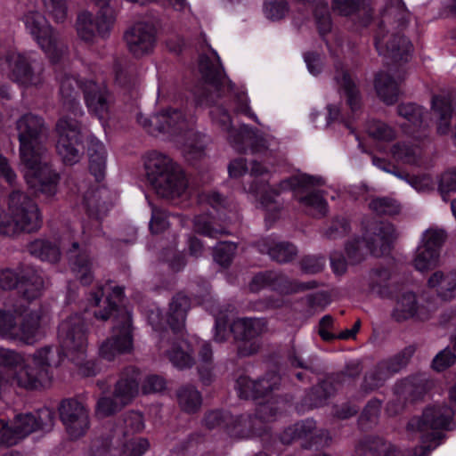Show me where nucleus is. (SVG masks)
I'll return each instance as SVG.
<instances>
[{
    "mask_svg": "<svg viewBox=\"0 0 456 456\" xmlns=\"http://www.w3.org/2000/svg\"><path fill=\"white\" fill-rule=\"evenodd\" d=\"M65 359L73 362L82 376H95L99 368L86 359V344H48L24 358L17 352L0 347V366L11 372L12 382L19 387L35 391L46 387L52 380V368Z\"/></svg>",
    "mask_w": 456,
    "mask_h": 456,
    "instance_id": "f257e3e1",
    "label": "nucleus"
},
{
    "mask_svg": "<svg viewBox=\"0 0 456 456\" xmlns=\"http://www.w3.org/2000/svg\"><path fill=\"white\" fill-rule=\"evenodd\" d=\"M20 142L21 162L28 168L25 178L36 193L47 197L56 193L59 175L51 168L46 159V149L41 142L45 131L44 119L35 114L27 113L16 123Z\"/></svg>",
    "mask_w": 456,
    "mask_h": 456,
    "instance_id": "f03ea898",
    "label": "nucleus"
},
{
    "mask_svg": "<svg viewBox=\"0 0 456 456\" xmlns=\"http://www.w3.org/2000/svg\"><path fill=\"white\" fill-rule=\"evenodd\" d=\"M137 122L153 135L159 133L180 135L185 133L188 138L183 143V151L186 157L195 159L203 155L205 145L201 135L193 132L194 119L187 117L182 110L167 108L151 117L140 113L137 115Z\"/></svg>",
    "mask_w": 456,
    "mask_h": 456,
    "instance_id": "7ed1b4c3",
    "label": "nucleus"
},
{
    "mask_svg": "<svg viewBox=\"0 0 456 456\" xmlns=\"http://www.w3.org/2000/svg\"><path fill=\"white\" fill-rule=\"evenodd\" d=\"M409 12L403 0H387L382 12V20L375 37V45L380 55L392 61H407L412 51L411 42L399 33L385 30L387 25L397 23V27L405 26Z\"/></svg>",
    "mask_w": 456,
    "mask_h": 456,
    "instance_id": "20e7f679",
    "label": "nucleus"
},
{
    "mask_svg": "<svg viewBox=\"0 0 456 456\" xmlns=\"http://www.w3.org/2000/svg\"><path fill=\"white\" fill-rule=\"evenodd\" d=\"M145 169L148 180L160 197L175 200L187 194L188 181L183 172L167 155L151 152Z\"/></svg>",
    "mask_w": 456,
    "mask_h": 456,
    "instance_id": "39448f33",
    "label": "nucleus"
},
{
    "mask_svg": "<svg viewBox=\"0 0 456 456\" xmlns=\"http://www.w3.org/2000/svg\"><path fill=\"white\" fill-rule=\"evenodd\" d=\"M395 227L388 223H372L366 229L363 240L355 239L346 246V252L352 264L363 260L368 249L375 256L388 254L395 239Z\"/></svg>",
    "mask_w": 456,
    "mask_h": 456,
    "instance_id": "423d86ee",
    "label": "nucleus"
},
{
    "mask_svg": "<svg viewBox=\"0 0 456 456\" xmlns=\"http://www.w3.org/2000/svg\"><path fill=\"white\" fill-rule=\"evenodd\" d=\"M22 20L25 28L52 62L59 61L68 47L61 34L37 11L28 12Z\"/></svg>",
    "mask_w": 456,
    "mask_h": 456,
    "instance_id": "0eeeda50",
    "label": "nucleus"
},
{
    "mask_svg": "<svg viewBox=\"0 0 456 456\" xmlns=\"http://www.w3.org/2000/svg\"><path fill=\"white\" fill-rule=\"evenodd\" d=\"M9 211L14 226L10 223L0 222V233L11 235L15 231L32 232L42 224V217L37 205L25 193L15 191L9 198Z\"/></svg>",
    "mask_w": 456,
    "mask_h": 456,
    "instance_id": "6e6552de",
    "label": "nucleus"
},
{
    "mask_svg": "<svg viewBox=\"0 0 456 456\" xmlns=\"http://www.w3.org/2000/svg\"><path fill=\"white\" fill-rule=\"evenodd\" d=\"M3 69L12 81L25 87H39L45 80L44 63L30 54L7 53Z\"/></svg>",
    "mask_w": 456,
    "mask_h": 456,
    "instance_id": "1a4fd4ad",
    "label": "nucleus"
},
{
    "mask_svg": "<svg viewBox=\"0 0 456 456\" xmlns=\"http://www.w3.org/2000/svg\"><path fill=\"white\" fill-rule=\"evenodd\" d=\"M213 122L217 125L221 130L227 133L229 143L240 152L246 151L249 147L253 152H260L268 148L267 140L256 131L247 126H241L240 128H234L232 126V120L229 113L222 107L216 106L211 111Z\"/></svg>",
    "mask_w": 456,
    "mask_h": 456,
    "instance_id": "9d476101",
    "label": "nucleus"
},
{
    "mask_svg": "<svg viewBox=\"0 0 456 456\" xmlns=\"http://www.w3.org/2000/svg\"><path fill=\"white\" fill-rule=\"evenodd\" d=\"M200 71L206 84L197 88L195 94L196 104L208 106L215 102L225 91L233 92L234 85L226 77L218 63L213 62L208 57L201 56L199 63Z\"/></svg>",
    "mask_w": 456,
    "mask_h": 456,
    "instance_id": "9b49d317",
    "label": "nucleus"
},
{
    "mask_svg": "<svg viewBox=\"0 0 456 456\" xmlns=\"http://www.w3.org/2000/svg\"><path fill=\"white\" fill-rule=\"evenodd\" d=\"M414 352V346L410 345L394 357L379 362L364 373L360 392L366 395L383 387L387 379L406 367Z\"/></svg>",
    "mask_w": 456,
    "mask_h": 456,
    "instance_id": "f8f14e48",
    "label": "nucleus"
},
{
    "mask_svg": "<svg viewBox=\"0 0 456 456\" xmlns=\"http://www.w3.org/2000/svg\"><path fill=\"white\" fill-rule=\"evenodd\" d=\"M56 151L66 165L77 163L83 155L81 125L77 118L62 116L56 123Z\"/></svg>",
    "mask_w": 456,
    "mask_h": 456,
    "instance_id": "ddd939ff",
    "label": "nucleus"
},
{
    "mask_svg": "<svg viewBox=\"0 0 456 456\" xmlns=\"http://www.w3.org/2000/svg\"><path fill=\"white\" fill-rule=\"evenodd\" d=\"M283 444H290L294 441H301L304 449H319L328 446L330 436L328 430L318 428L314 419H305L286 428L280 435Z\"/></svg>",
    "mask_w": 456,
    "mask_h": 456,
    "instance_id": "4468645a",
    "label": "nucleus"
},
{
    "mask_svg": "<svg viewBox=\"0 0 456 456\" xmlns=\"http://www.w3.org/2000/svg\"><path fill=\"white\" fill-rule=\"evenodd\" d=\"M429 389V380L422 374L397 381L393 388L395 398L387 403V412L390 415L399 414L408 403L422 400Z\"/></svg>",
    "mask_w": 456,
    "mask_h": 456,
    "instance_id": "2eb2a0df",
    "label": "nucleus"
},
{
    "mask_svg": "<svg viewBox=\"0 0 456 456\" xmlns=\"http://www.w3.org/2000/svg\"><path fill=\"white\" fill-rule=\"evenodd\" d=\"M40 308L26 311L20 326L15 325L13 315L0 310V338L26 341L35 338L40 331Z\"/></svg>",
    "mask_w": 456,
    "mask_h": 456,
    "instance_id": "dca6fc26",
    "label": "nucleus"
},
{
    "mask_svg": "<svg viewBox=\"0 0 456 456\" xmlns=\"http://www.w3.org/2000/svg\"><path fill=\"white\" fill-rule=\"evenodd\" d=\"M60 419L71 439L84 436L90 428L89 410L75 398L63 399L58 407Z\"/></svg>",
    "mask_w": 456,
    "mask_h": 456,
    "instance_id": "f3484780",
    "label": "nucleus"
},
{
    "mask_svg": "<svg viewBox=\"0 0 456 456\" xmlns=\"http://www.w3.org/2000/svg\"><path fill=\"white\" fill-rule=\"evenodd\" d=\"M320 181L307 175H300L282 183V185L289 184L296 191L297 200L309 215L322 217L327 213L326 200L320 191H307L310 186L320 184Z\"/></svg>",
    "mask_w": 456,
    "mask_h": 456,
    "instance_id": "a211bd4d",
    "label": "nucleus"
},
{
    "mask_svg": "<svg viewBox=\"0 0 456 456\" xmlns=\"http://www.w3.org/2000/svg\"><path fill=\"white\" fill-rule=\"evenodd\" d=\"M453 415L452 409L445 404L428 406L421 417H414L409 420L407 429L414 432L429 429L451 431L456 428Z\"/></svg>",
    "mask_w": 456,
    "mask_h": 456,
    "instance_id": "6ab92c4d",
    "label": "nucleus"
},
{
    "mask_svg": "<svg viewBox=\"0 0 456 456\" xmlns=\"http://www.w3.org/2000/svg\"><path fill=\"white\" fill-rule=\"evenodd\" d=\"M249 287L252 291L270 287L272 289L281 294H293L316 289L318 282L314 280L301 282L296 280H289L284 274L266 271L255 275Z\"/></svg>",
    "mask_w": 456,
    "mask_h": 456,
    "instance_id": "aec40b11",
    "label": "nucleus"
},
{
    "mask_svg": "<svg viewBox=\"0 0 456 456\" xmlns=\"http://www.w3.org/2000/svg\"><path fill=\"white\" fill-rule=\"evenodd\" d=\"M128 52L136 58L153 52L157 41L156 28L152 24L137 22L124 33Z\"/></svg>",
    "mask_w": 456,
    "mask_h": 456,
    "instance_id": "412c9836",
    "label": "nucleus"
},
{
    "mask_svg": "<svg viewBox=\"0 0 456 456\" xmlns=\"http://www.w3.org/2000/svg\"><path fill=\"white\" fill-rule=\"evenodd\" d=\"M55 420V412L53 409L45 407L35 413L27 412L17 414L12 423L18 433L25 438L31 433L38 430L49 432L53 429Z\"/></svg>",
    "mask_w": 456,
    "mask_h": 456,
    "instance_id": "4be33fe9",
    "label": "nucleus"
},
{
    "mask_svg": "<svg viewBox=\"0 0 456 456\" xmlns=\"http://www.w3.org/2000/svg\"><path fill=\"white\" fill-rule=\"evenodd\" d=\"M84 98L90 113L99 119L108 117L112 97L103 83L86 80L82 86Z\"/></svg>",
    "mask_w": 456,
    "mask_h": 456,
    "instance_id": "5701e85b",
    "label": "nucleus"
},
{
    "mask_svg": "<svg viewBox=\"0 0 456 456\" xmlns=\"http://www.w3.org/2000/svg\"><path fill=\"white\" fill-rule=\"evenodd\" d=\"M140 370L129 366L124 369L117 381L113 395L121 403V406L129 404L139 392Z\"/></svg>",
    "mask_w": 456,
    "mask_h": 456,
    "instance_id": "b1692460",
    "label": "nucleus"
},
{
    "mask_svg": "<svg viewBox=\"0 0 456 456\" xmlns=\"http://www.w3.org/2000/svg\"><path fill=\"white\" fill-rule=\"evenodd\" d=\"M104 288L98 287L97 289L90 294L89 302L95 307L93 311L94 316L100 321L109 320L118 309V305L112 300V297L120 298L123 295V288L116 286L112 288V293L102 299Z\"/></svg>",
    "mask_w": 456,
    "mask_h": 456,
    "instance_id": "393cba45",
    "label": "nucleus"
},
{
    "mask_svg": "<svg viewBox=\"0 0 456 456\" xmlns=\"http://www.w3.org/2000/svg\"><path fill=\"white\" fill-rule=\"evenodd\" d=\"M369 292L379 297L388 298L398 290L391 272L387 268L372 269L366 280Z\"/></svg>",
    "mask_w": 456,
    "mask_h": 456,
    "instance_id": "a878e982",
    "label": "nucleus"
},
{
    "mask_svg": "<svg viewBox=\"0 0 456 456\" xmlns=\"http://www.w3.org/2000/svg\"><path fill=\"white\" fill-rule=\"evenodd\" d=\"M67 255L75 276L83 285H89L94 280L92 262L86 251H81L78 242H72Z\"/></svg>",
    "mask_w": 456,
    "mask_h": 456,
    "instance_id": "bb28decb",
    "label": "nucleus"
},
{
    "mask_svg": "<svg viewBox=\"0 0 456 456\" xmlns=\"http://www.w3.org/2000/svg\"><path fill=\"white\" fill-rule=\"evenodd\" d=\"M85 82L79 81L73 76L65 75L60 81V94L63 108L75 118L81 116L83 111L78 102V88L82 89Z\"/></svg>",
    "mask_w": 456,
    "mask_h": 456,
    "instance_id": "cd10ccee",
    "label": "nucleus"
},
{
    "mask_svg": "<svg viewBox=\"0 0 456 456\" xmlns=\"http://www.w3.org/2000/svg\"><path fill=\"white\" fill-rule=\"evenodd\" d=\"M336 387L330 379L323 380L313 387L305 395L300 403L297 405V411L304 413L314 408L324 405L327 400L335 394Z\"/></svg>",
    "mask_w": 456,
    "mask_h": 456,
    "instance_id": "c85d7f7f",
    "label": "nucleus"
},
{
    "mask_svg": "<svg viewBox=\"0 0 456 456\" xmlns=\"http://www.w3.org/2000/svg\"><path fill=\"white\" fill-rule=\"evenodd\" d=\"M256 246L260 252L281 264L292 261L297 255L295 245L288 241H277L273 238L262 239L257 241Z\"/></svg>",
    "mask_w": 456,
    "mask_h": 456,
    "instance_id": "c756f323",
    "label": "nucleus"
},
{
    "mask_svg": "<svg viewBox=\"0 0 456 456\" xmlns=\"http://www.w3.org/2000/svg\"><path fill=\"white\" fill-rule=\"evenodd\" d=\"M45 281L40 273L31 266L20 269L19 292L28 301L37 299L45 289Z\"/></svg>",
    "mask_w": 456,
    "mask_h": 456,
    "instance_id": "7c9ffc66",
    "label": "nucleus"
},
{
    "mask_svg": "<svg viewBox=\"0 0 456 456\" xmlns=\"http://www.w3.org/2000/svg\"><path fill=\"white\" fill-rule=\"evenodd\" d=\"M357 456H403V453L384 439L378 436H366L355 446Z\"/></svg>",
    "mask_w": 456,
    "mask_h": 456,
    "instance_id": "2f4dec72",
    "label": "nucleus"
},
{
    "mask_svg": "<svg viewBox=\"0 0 456 456\" xmlns=\"http://www.w3.org/2000/svg\"><path fill=\"white\" fill-rule=\"evenodd\" d=\"M257 418L246 414L240 416H232L229 425H226V433L235 438H248L252 436H259L263 429L256 422Z\"/></svg>",
    "mask_w": 456,
    "mask_h": 456,
    "instance_id": "473e14b6",
    "label": "nucleus"
},
{
    "mask_svg": "<svg viewBox=\"0 0 456 456\" xmlns=\"http://www.w3.org/2000/svg\"><path fill=\"white\" fill-rule=\"evenodd\" d=\"M423 308L417 303L416 295L411 291H403L396 298L393 316L396 321H403L417 316L420 320L428 318V315L422 313Z\"/></svg>",
    "mask_w": 456,
    "mask_h": 456,
    "instance_id": "72a5a7b5",
    "label": "nucleus"
},
{
    "mask_svg": "<svg viewBox=\"0 0 456 456\" xmlns=\"http://www.w3.org/2000/svg\"><path fill=\"white\" fill-rule=\"evenodd\" d=\"M189 308L190 299L188 297L178 294L173 297L169 306L167 322L174 333L183 334Z\"/></svg>",
    "mask_w": 456,
    "mask_h": 456,
    "instance_id": "f704fd0d",
    "label": "nucleus"
},
{
    "mask_svg": "<svg viewBox=\"0 0 456 456\" xmlns=\"http://www.w3.org/2000/svg\"><path fill=\"white\" fill-rule=\"evenodd\" d=\"M265 327L266 322L264 319L240 318L232 323L231 331L234 334L235 339L248 341L261 334Z\"/></svg>",
    "mask_w": 456,
    "mask_h": 456,
    "instance_id": "c9c22d12",
    "label": "nucleus"
},
{
    "mask_svg": "<svg viewBox=\"0 0 456 456\" xmlns=\"http://www.w3.org/2000/svg\"><path fill=\"white\" fill-rule=\"evenodd\" d=\"M58 337L60 340L67 342L87 340V330L82 318L74 315L61 322L58 328Z\"/></svg>",
    "mask_w": 456,
    "mask_h": 456,
    "instance_id": "e433bc0d",
    "label": "nucleus"
},
{
    "mask_svg": "<svg viewBox=\"0 0 456 456\" xmlns=\"http://www.w3.org/2000/svg\"><path fill=\"white\" fill-rule=\"evenodd\" d=\"M429 288L436 289L437 295L444 300H450L456 295V271L444 273L435 272L428 279Z\"/></svg>",
    "mask_w": 456,
    "mask_h": 456,
    "instance_id": "4c0bfd02",
    "label": "nucleus"
},
{
    "mask_svg": "<svg viewBox=\"0 0 456 456\" xmlns=\"http://www.w3.org/2000/svg\"><path fill=\"white\" fill-rule=\"evenodd\" d=\"M378 96L387 105L394 104L399 96V85L392 76L385 71L379 72L374 80Z\"/></svg>",
    "mask_w": 456,
    "mask_h": 456,
    "instance_id": "58836bf2",
    "label": "nucleus"
},
{
    "mask_svg": "<svg viewBox=\"0 0 456 456\" xmlns=\"http://www.w3.org/2000/svg\"><path fill=\"white\" fill-rule=\"evenodd\" d=\"M144 428L143 416L141 412L130 411L123 415L121 422L116 426L113 437L117 442L126 439L130 436L142 431Z\"/></svg>",
    "mask_w": 456,
    "mask_h": 456,
    "instance_id": "ea45409f",
    "label": "nucleus"
},
{
    "mask_svg": "<svg viewBox=\"0 0 456 456\" xmlns=\"http://www.w3.org/2000/svg\"><path fill=\"white\" fill-rule=\"evenodd\" d=\"M30 255L52 264L57 263L61 258L60 246L52 240L37 239L28 245Z\"/></svg>",
    "mask_w": 456,
    "mask_h": 456,
    "instance_id": "a19ab883",
    "label": "nucleus"
},
{
    "mask_svg": "<svg viewBox=\"0 0 456 456\" xmlns=\"http://www.w3.org/2000/svg\"><path fill=\"white\" fill-rule=\"evenodd\" d=\"M335 80L347 98V104L353 112L361 107V96L358 87L351 76L343 69H337Z\"/></svg>",
    "mask_w": 456,
    "mask_h": 456,
    "instance_id": "79ce46f5",
    "label": "nucleus"
},
{
    "mask_svg": "<svg viewBox=\"0 0 456 456\" xmlns=\"http://www.w3.org/2000/svg\"><path fill=\"white\" fill-rule=\"evenodd\" d=\"M108 191L103 188L90 190L84 196V203L90 216L100 218L106 215L110 204L106 200Z\"/></svg>",
    "mask_w": 456,
    "mask_h": 456,
    "instance_id": "37998d69",
    "label": "nucleus"
},
{
    "mask_svg": "<svg viewBox=\"0 0 456 456\" xmlns=\"http://www.w3.org/2000/svg\"><path fill=\"white\" fill-rule=\"evenodd\" d=\"M89 170L97 181L102 180L106 169V151L99 141H91L88 148Z\"/></svg>",
    "mask_w": 456,
    "mask_h": 456,
    "instance_id": "c03bdc74",
    "label": "nucleus"
},
{
    "mask_svg": "<svg viewBox=\"0 0 456 456\" xmlns=\"http://www.w3.org/2000/svg\"><path fill=\"white\" fill-rule=\"evenodd\" d=\"M178 404L187 413L197 412L202 404L200 392L193 386L186 385L180 387L176 393Z\"/></svg>",
    "mask_w": 456,
    "mask_h": 456,
    "instance_id": "a18cd8bd",
    "label": "nucleus"
},
{
    "mask_svg": "<svg viewBox=\"0 0 456 456\" xmlns=\"http://www.w3.org/2000/svg\"><path fill=\"white\" fill-rule=\"evenodd\" d=\"M248 192L252 193L260 202L263 208L269 210L273 205H275V197L279 192L271 188L269 184L260 179H255L248 187Z\"/></svg>",
    "mask_w": 456,
    "mask_h": 456,
    "instance_id": "49530a36",
    "label": "nucleus"
},
{
    "mask_svg": "<svg viewBox=\"0 0 456 456\" xmlns=\"http://www.w3.org/2000/svg\"><path fill=\"white\" fill-rule=\"evenodd\" d=\"M439 253L430 250L423 246L417 248L413 265L416 270L427 272L435 268L438 264Z\"/></svg>",
    "mask_w": 456,
    "mask_h": 456,
    "instance_id": "de8ad7c7",
    "label": "nucleus"
},
{
    "mask_svg": "<svg viewBox=\"0 0 456 456\" xmlns=\"http://www.w3.org/2000/svg\"><path fill=\"white\" fill-rule=\"evenodd\" d=\"M391 153L395 160L405 164H418L420 157L419 148L410 146L404 142L394 144Z\"/></svg>",
    "mask_w": 456,
    "mask_h": 456,
    "instance_id": "09e8293b",
    "label": "nucleus"
},
{
    "mask_svg": "<svg viewBox=\"0 0 456 456\" xmlns=\"http://www.w3.org/2000/svg\"><path fill=\"white\" fill-rule=\"evenodd\" d=\"M369 208L379 216H395L401 211V206L397 200L389 197L372 199L369 203Z\"/></svg>",
    "mask_w": 456,
    "mask_h": 456,
    "instance_id": "8fccbe9b",
    "label": "nucleus"
},
{
    "mask_svg": "<svg viewBox=\"0 0 456 456\" xmlns=\"http://www.w3.org/2000/svg\"><path fill=\"white\" fill-rule=\"evenodd\" d=\"M42 4L45 13L54 22L62 23L67 20L69 12L68 0H42Z\"/></svg>",
    "mask_w": 456,
    "mask_h": 456,
    "instance_id": "3c124183",
    "label": "nucleus"
},
{
    "mask_svg": "<svg viewBox=\"0 0 456 456\" xmlns=\"http://www.w3.org/2000/svg\"><path fill=\"white\" fill-rule=\"evenodd\" d=\"M194 231L201 235L217 238L218 235L226 234L227 231L224 227H215L213 220L208 215H200L194 218Z\"/></svg>",
    "mask_w": 456,
    "mask_h": 456,
    "instance_id": "603ef678",
    "label": "nucleus"
},
{
    "mask_svg": "<svg viewBox=\"0 0 456 456\" xmlns=\"http://www.w3.org/2000/svg\"><path fill=\"white\" fill-rule=\"evenodd\" d=\"M368 134L375 140L390 142L396 137L395 130L389 125L379 121H370L366 126Z\"/></svg>",
    "mask_w": 456,
    "mask_h": 456,
    "instance_id": "864d4df0",
    "label": "nucleus"
},
{
    "mask_svg": "<svg viewBox=\"0 0 456 456\" xmlns=\"http://www.w3.org/2000/svg\"><path fill=\"white\" fill-rule=\"evenodd\" d=\"M116 81L121 86L135 85L138 79L137 69L134 65L116 62L114 65Z\"/></svg>",
    "mask_w": 456,
    "mask_h": 456,
    "instance_id": "5fc2aeb1",
    "label": "nucleus"
},
{
    "mask_svg": "<svg viewBox=\"0 0 456 456\" xmlns=\"http://www.w3.org/2000/svg\"><path fill=\"white\" fill-rule=\"evenodd\" d=\"M117 446L122 445V449L120 452L125 456H142L144 454L149 447L150 443L146 438H137V439H120L119 441H116Z\"/></svg>",
    "mask_w": 456,
    "mask_h": 456,
    "instance_id": "6e6d98bb",
    "label": "nucleus"
},
{
    "mask_svg": "<svg viewBox=\"0 0 456 456\" xmlns=\"http://www.w3.org/2000/svg\"><path fill=\"white\" fill-rule=\"evenodd\" d=\"M397 113L414 127H421L423 123V108L414 103H402L397 107Z\"/></svg>",
    "mask_w": 456,
    "mask_h": 456,
    "instance_id": "4d7b16f0",
    "label": "nucleus"
},
{
    "mask_svg": "<svg viewBox=\"0 0 456 456\" xmlns=\"http://www.w3.org/2000/svg\"><path fill=\"white\" fill-rule=\"evenodd\" d=\"M314 15L319 34L322 37H324L332 28V21L328 4L319 3L315 6Z\"/></svg>",
    "mask_w": 456,
    "mask_h": 456,
    "instance_id": "13d9d810",
    "label": "nucleus"
},
{
    "mask_svg": "<svg viewBox=\"0 0 456 456\" xmlns=\"http://www.w3.org/2000/svg\"><path fill=\"white\" fill-rule=\"evenodd\" d=\"M167 357L173 365L179 370L191 368L195 362L191 354L181 348L179 344H175L172 349L167 352Z\"/></svg>",
    "mask_w": 456,
    "mask_h": 456,
    "instance_id": "bf43d9fd",
    "label": "nucleus"
},
{
    "mask_svg": "<svg viewBox=\"0 0 456 456\" xmlns=\"http://www.w3.org/2000/svg\"><path fill=\"white\" fill-rule=\"evenodd\" d=\"M281 377L275 371H269L265 377L255 381L257 398H265L269 393L279 387Z\"/></svg>",
    "mask_w": 456,
    "mask_h": 456,
    "instance_id": "052dcab7",
    "label": "nucleus"
},
{
    "mask_svg": "<svg viewBox=\"0 0 456 456\" xmlns=\"http://www.w3.org/2000/svg\"><path fill=\"white\" fill-rule=\"evenodd\" d=\"M446 436L442 432H429L421 436L422 445L416 448L415 454L428 456L445 439Z\"/></svg>",
    "mask_w": 456,
    "mask_h": 456,
    "instance_id": "680f3d73",
    "label": "nucleus"
},
{
    "mask_svg": "<svg viewBox=\"0 0 456 456\" xmlns=\"http://www.w3.org/2000/svg\"><path fill=\"white\" fill-rule=\"evenodd\" d=\"M116 438H95L92 441L89 456H115Z\"/></svg>",
    "mask_w": 456,
    "mask_h": 456,
    "instance_id": "e2e57ef3",
    "label": "nucleus"
},
{
    "mask_svg": "<svg viewBox=\"0 0 456 456\" xmlns=\"http://www.w3.org/2000/svg\"><path fill=\"white\" fill-rule=\"evenodd\" d=\"M232 415L228 412L215 410L205 414L203 422L208 429L220 428L226 432V425H229Z\"/></svg>",
    "mask_w": 456,
    "mask_h": 456,
    "instance_id": "0e129e2a",
    "label": "nucleus"
},
{
    "mask_svg": "<svg viewBox=\"0 0 456 456\" xmlns=\"http://www.w3.org/2000/svg\"><path fill=\"white\" fill-rule=\"evenodd\" d=\"M133 351V344H101L99 355L107 361H113L118 356Z\"/></svg>",
    "mask_w": 456,
    "mask_h": 456,
    "instance_id": "69168bd1",
    "label": "nucleus"
},
{
    "mask_svg": "<svg viewBox=\"0 0 456 456\" xmlns=\"http://www.w3.org/2000/svg\"><path fill=\"white\" fill-rule=\"evenodd\" d=\"M123 407L114 396H102L97 401L95 414L100 418L109 417L119 411Z\"/></svg>",
    "mask_w": 456,
    "mask_h": 456,
    "instance_id": "338daca9",
    "label": "nucleus"
},
{
    "mask_svg": "<svg viewBox=\"0 0 456 456\" xmlns=\"http://www.w3.org/2000/svg\"><path fill=\"white\" fill-rule=\"evenodd\" d=\"M236 244L230 241L218 242L214 248V259L223 266L228 265L236 250Z\"/></svg>",
    "mask_w": 456,
    "mask_h": 456,
    "instance_id": "774afa93",
    "label": "nucleus"
}]
</instances>
